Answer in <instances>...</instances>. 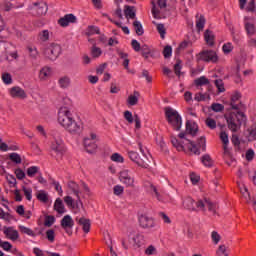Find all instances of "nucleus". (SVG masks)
<instances>
[{"mask_svg": "<svg viewBox=\"0 0 256 256\" xmlns=\"http://www.w3.org/2000/svg\"><path fill=\"white\" fill-rule=\"evenodd\" d=\"M58 123L71 135H79L83 131V124L75 120L73 112L66 106L58 111Z\"/></svg>", "mask_w": 256, "mask_h": 256, "instance_id": "obj_1", "label": "nucleus"}, {"mask_svg": "<svg viewBox=\"0 0 256 256\" xmlns=\"http://www.w3.org/2000/svg\"><path fill=\"white\" fill-rule=\"evenodd\" d=\"M184 209L188 211H210L211 213H216L217 205L213 204L211 201L205 200H198L195 202L193 198L186 196L182 199Z\"/></svg>", "mask_w": 256, "mask_h": 256, "instance_id": "obj_2", "label": "nucleus"}, {"mask_svg": "<svg viewBox=\"0 0 256 256\" xmlns=\"http://www.w3.org/2000/svg\"><path fill=\"white\" fill-rule=\"evenodd\" d=\"M225 119L227 122L228 129H230L232 133H237V131L241 129V123H243V121H246L247 117L243 112H232L226 115Z\"/></svg>", "mask_w": 256, "mask_h": 256, "instance_id": "obj_3", "label": "nucleus"}, {"mask_svg": "<svg viewBox=\"0 0 256 256\" xmlns=\"http://www.w3.org/2000/svg\"><path fill=\"white\" fill-rule=\"evenodd\" d=\"M165 117L169 125H171V127H173L175 131H179V129H181V126L183 125V119L181 118V115H179V112H177V110L171 107H166Z\"/></svg>", "mask_w": 256, "mask_h": 256, "instance_id": "obj_4", "label": "nucleus"}, {"mask_svg": "<svg viewBox=\"0 0 256 256\" xmlns=\"http://www.w3.org/2000/svg\"><path fill=\"white\" fill-rule=\"evenodd\" d=\"M145 243V237L143 234L131 232L128 236V240H122V247L124 249H129V247H141Z\"/></svg>", "mask_w": 256, "mask_h": 256, "instance_id": "obj_5", "label": "nucleus"}, {"mask_svg": "<svg viewBox=\"0 0 256 256\" xmlns=\"http://www.w3.org/2000/svg\"><path fill=\"white\" fill-rule=\"evenodd\" d=\"M138 148L140 150V153H142L143 157H145L146 160L139 157V154L135 151L128 152L129 159H131L133 163H136L138 167H142V169H149V163L147 162L149 161V159H147V156H145V150H143V145L141 143H138Z\"/></svg>", "mask_w": 256, "mask_h": 256, "instance_id": "obj_6", "label": "nucleus"}, {"mask_svg": "<svg viewBox=\"0 0 256 256\" xmlns=\"http://www.w3.org/2000/svg\"><path fill=\"white\" fill-rule=\"evenodd\" d=\"M43 54L50 61H56L61 55V45L50 43L43 48Z\"/></svg>", "mask_w": 256, "mask_h": 256, "instance_id": "obj_7", "label": "nucleus"}, {"mask_svg": "<svg viewBox=\"0 0 256 256\" xmlns=\"http://www.w3.org/2000/svg\"><path fill=\"white\" fill-rule=\"evenodd\" d=\"M51 155L52 157H55V159L57 161H59V159L63 158V155L65 153V146L63 145V140L61 139H55L52 143H51Z\"/></svg>", "mask_w": 256, "mask_h": 256, "instance_id": "obj_8", "label": "nucleus"}, {"mask_svg": "<svg viewBox=\"0 0 256 256\" xmlns=\"http://www.w3.org/2000/svg\"><path fill=\"white\" fill-rule=\"evenodd\" d=\"M187 142L188 149L191 151V153H194V155H201V151L199 149H202V151H205L206 149V141L205 137L203 136L198 139L197 144L190 140H187Z\"/></svg>", "mask_w": 256, "mask_h": 256, "instance_id": "obj_9", "label": "nucleus"}, {"mask_svg": "<svg viewBox=\"0 0 256 256\" xmlns=\"http://www.w3.org/2000/svg\"><path fill=\"white\" fill-rule=\"evenodd\" d=\"M84 149L87 153L97 151V134L91 133L90 136L84 138Z\"/></svg>", "mask_w": 256, "mask_h": 256, "instance_id": "obj_10", "label": "nucleus"}, {"mask_svg": "<svg viewBox=\"0 0 256 256\" xmlns=\"http://www.w3.org/2000/svg\"><path fill=\"white\" fill-rule=\"evenodd\" d=\"M200 59L205 61L206 63H217L219 61V57L217 56V52L213 50H204L200 53Z\"/></svg>", "mask_w": 256, "mask_h": 256, "instance_id": "obj_11", "label": "nucleus"}, {"mask_svg": "<svg viewBox=\"0 0 256 256\" xmlns=\"http://www.w3.org/2000/svg\"><path fill=\"white\" fill-rule=\"evenodd\" d=\"M119 179L126 187H133L135 183V178L131 175V171L129 170H122Z\"/></svg>", "mask_w": 256, "mask_h": 256, "instance_id": "obj_12", "label": "nucleus"}, {"mask_svg": "<svg viewBox=\"0 0 256 256\" xmlns=\"http://www.w3.org/2000/svg\"><path fill=\"white\" fill-rule=\"evenodd\" d=\"M139 224L143 227V229H151V227H155V222L153 218L142 214L139 216Z\"/></svg>", "mask_w": 256, "mask_h": 256, "instance_id": "obj_13", "label": "nucleus"}, {"mask_svg": "<svg viewBox=\"0 0 256 256\" xmlns=\"http://www.w3.org/2000/svg\"><path fill=\"white\" fill-rule=\"evenodd\" d=\"M73 225H75V222L73 221V218L71 215H65L61 220V227L62 229H65L66 233L70 234V229H73Z\"/></svg>", "mask_w": 256, "mask_h": 256, "instance_id": "obj_14", "label": "nucleus"}, {"mask_svg": "<svg viewBox=\"0 0 256 256\" xmlns=\"http://www.w3.org/2000/svg\"><path fill=\"white\" fill-rule=\"evenodd\" d=\"M230 105L232 109H236L237 111L243 109V103H241V94L239 92L234 93L231 96Z\"/></svg>", "mask_w": 256, "mask_h": 256, "instance_id": "obj_15", "label": "nucleus"}, {"mask_svg": "<svg viewBox=\"0 0 256 256\" xmlns=\"http://www.w3.org/2000/svg\"><path fill=\"white\" fill-rule=\"evenodd\" d=\"M60 27H68L69 23H77V17L73 14H66L58 20Z\"/></svg>", "mask_w": 256, "mask_h": 256, "instance_id": "obj_16", "label": "nucleus"}, {"mask_svg": "<svg viewBox=\"0 0 256 256\" xmlns=\"http://www.w3.org/2000/svg\"><path fill=\"white\" fill-rule=\"evenodd\" d=\"M3 233L10 241H17V239H19V231L13 227H5Z\"/></svg>", "mask_w": 256, "mask_h": 256, "instance_id": "obj_17", "label": "nucleus"}, {"mask_svg": "<svg viewBox=\"0 0 256 256\" xmlns=\"http://www.w3.org/2000/svg\"><path fill=\"white\" fill-rule=\"evenodd\" d=\"M11 97H17L19 99H25L27 97V93L19 86H14L10 89Z\"/></svg>", "mask_w": 256, "mask_h": 256, "instance_id": "obj_18", "label": "nucleus"}, {"mask_svg": "<svg viewBox=\"0 0 256 256\" xmlns=\"http://www.w3.org/2000/svg\"><path fill=\"white\" fill-rule=\"evenodd\" d=\"M34 11L37 12V15H45L47 13V3L45 2H36L33 7Z\"/></svg>", "mask_w": 256, "mask_h": 256, "instance_id": "obj_19", "label": "nucleus"}, {"mask_svg": "<svg viewBox=\"0 0 256 256\" xmlns=\"http://www.w3.org/2000/svg\"><path fill=\"white\" fill-rule=\"evenodd\" d=\"M58 85L60 89H69L71 87V78L69 76H61L58 79Z\"/></svg>", "mask_w": 256, "mask_h": 256, "instance_id": "obj_20", "label": "nucleus"}, {"mask_svg": "<svg viewBox=\"0 0 256 256\" xmlns=\"http://www.w3.org/2000/svg\"><path fill=\"white\" fill-rule=\"evenodd\" d=\"M54 211L58 212L59 215H63V213H67V210L65 209V205L63 204V200H61V198H58L55 200Z\"/></svg>", "mask_w": 256, "mask_h": 256, "instance_id": "obj_21", "label": "nucleus"}, {"mask_svg": "<svg viewBox=\"0 0 256 256\" xmlns=\"http://www.w3.org/2000/svg\"><path fill=\"white\" fill-rule=\"evenodd\" d=\"M197 123L195 122H186V133H188V135H192V137H195V135H197Z\"/></svg>", "mask_w": 256, "mask_h": 256, "instance_id": "obj_22", "label": "nucleus"}, {"mask_svg": "<svg viewBox=\"0 0 256 256\" xmlns=\"http://www.w3.org/2000/svg\"><path fill=\"white\" fill-rule=\"evenodd\" d=\"M51 73V67L45 66L39 72V79H41V81H47V79L51 77Z\"/></svg>", "mask_w": 256, "mask_h": 256, "instance_id": "obj_23", "label": "nucleus"}, {"mask_svg": "<svg viewBox=\"0 0 256 256\" xmlns=\"http://www.w3.org/2000/svg\"><path fill=\"white\" fill-rule=\"evenodd\" d=\"M124 15H125L126 19H135V16H136L135 7L125 5L124 6Z\"/></svg>", "mask_w": 256, "mask_h": 256, "instance_id": "obj_24", "label": "nucleus"}, {"mask_svg": "<svg viewBox=\"0 0 256 256\" xmlns=\"http://www.w3.org/2000/svg\"><path fill=\"white\" fill-rule=\"evenodd\" d=\"M68 188L74 193L77 199H80L79 195L81 194V191L79 190V185L77 183H75L74 181H69Z\"/></svg>", "mask_w": 256, "mask_h": 256, "instance_id": "obj_25", "label": "nucleus"}, {"mask_svg": "<svg viewBox=\"0 0 256 256\" xmlns=\"http://www.w3.org/2000/svg\"><path fill=\"white\" fill-rule=\"evenodd\" d=\"M78 223H79V225H82L83 231L85 233H89V231L91 229V221L89 219L82 217L78 220Z\"/></svg>", "mask_w": 256, "mask_h": 256, "instance_id": "obj_26", "label": "nucleus"}, {"mask_svg": "<svg viewBox=\"0 0 256 256\" xmlns=\"http://www.w3.org/2000/svg\"><path fill=\"white\" fill-rule=\"evenodd\" d=\"M145 187H148V191H150V193H152V195H154L158 201H162L161 194H159L157 187L151 183L146 184Z\"/></svg>", "mask_w": 256, "mask_h": 256, "instance_id": "obj_27", "label": "nucleus"}, {"mask_svg": "<svg viewBox=\"0 0 256 256\" xmlns=\"http://www.w3.org/2000/svg\"><path fill=\"white\" fill-rule=\"evenodd\" d=\"M139 95L138 91H134V93L128 97V105H131L132 107L137 105V103H139Z\"/></svg>", "mask_w": 256, "mask_h": 256, "instance_id": "obj_28", "label": "nucleus"}, {"mask_svg": "<svg viewBox=\"0 0 256 256\" xmlns=\"http://www.w3.org/2000/svg\"><path fill=\"white\" fill-rule=\"evenodd\" d=\"M245 30H246V33L248 35V37H255V25H253V23L251 22H246L245 23Z\"/></svg>", "mask_w": 256, "mask_h": 256, "instance_id": "obj_29", "label": "nucleus"}, {"mask_svg": "<svg viewBox=\"0 0 256 256\" xmlns=\"http://www.w3.org/2000/svg\"><path fill=\"white\" fill-rule=\"evenodd\" d=\"M204 38H205L207 45L212 46L214 44L213 40L215 39V36L213 35V32L211 30L205 31Z\"/></svg>", "mask_w": 256, "mask_h": 256, "instance_id": "obj_30", "label": "nucleus"}, {"mask_svg": "<svg viewBox=\"0 0 256 256\" xmlns=\"http://www.w3.org/2000/svg\"><path fill=\"white\" fill-rule=\"evenodd\" d=\"M36 197L38 201H41L42 203H47V201H49V194L43 190L38 191Z\"/></svg>", "mask_w": 256, "mask_h": 256, "instance_id": "obj_31", "label": "nucleus"}, {"mask_svg": "<svg viewBox=\"0 0 256 256\" xmlns=\"http://www.w3.org/2000/svg\"><path fill=\"white\" fill-rule=\"evenodd\" d=\"M205 27V17L204 16H196V29H198V31H203Z\"/></svg>", "mask_w": 256, "mask_h": 256, "instance_id": "obj_32", "label": "nucleus"}, {"mask_svg": "<svg viewBox=\"0 0 256 256\" xmlns=\"http://www.w3.org/2000/svg\"><path fill=\"white\" fill-rule=\"evenodd\" d=\"M201 162L204 167H213V159H211L209 154L202 156Z\"/></svg>", "mask_w": 256, "mask_h": 256, "instance_id": "obj_33", "label": "nucleus"}, {"mask_svg": "<svg viewBox=\"0 0 256 256\" xmlns=\"http://www.w3.org/2000/svg\"><path fill=\"white\" fill-rule=\"evenodd\" d=\"M118 55L120 59H124L123 67L126 69V71H129V55L125 52H119Z\"/></svg>", "mask_w": 256, "mask_h": 256, "instance_id": "obj_34", "label": "nucleus"}, {"mask_svg": "<svg viewBox=\"0 0 256 256\" xmlns=\"http://www.w3.org/2000/svg\"><path fill=\"white\" fill-rule=\"evenodd\" d=\"M216 256H229V251H227V246L224 244H221L218 246V249L216 250Z\"/></svg>", "mask_w": 256, "mask_h": 256, "instance_id": "obj_35", "label": "nucleus"}, {"mask_svg": "<svg viewBox=\"0 0 256 256\" xmlns=\"http://www.w3.org/2000/svg\"><path fill=\"white\" fill-rule=\"evenodd\" d=\"M171 143L174 147H176L177 151H184L185 146L182 141H179L177 138H172Z\"/></svg>", "mask_w": 256, "mask_h": 256, "instance_id": "obj_36", "label": "nucleus"}, {"mask_svg": "<svg viewBox=\"0 0 256 256\" xmlns=\"http://www.w3.org/2000/svg\"><path fill=\"white\" fill-rule=\"evenodd\" d=\"M99 33L100 30L97 26H88L86 30V35H88V37H91V35H99Z\"/></svg>", "mask_w": 256, "mask_h": 256, "instance_id": "obj_37", "label": "nucleus"}, {"mask_svg": "<svg viewBox=\"0 0 256 256\" xmlns=\"http://www.w3.org/2000/svg\"><path fill=\"white\" fill-rule=\"evenodd\" d=\"M194 83L197 87H202V85H209V79L205 76H201L200 78H197Z\"/></svg>", "mask_w": 256, "mask_h": 256, "instance_id": "obj_38", "label": "nucleus"}, {"mask_svg": "<svg viewBox=\"0 0 256 256\" xmlns=\"http://www.w3.org/2000/svg\"><path fill=\"white\" fill-rule=\"evenodd\" d=\"M133 27H134L137 35H139V36L143 35L144 31H143V25H141V22H139L137 20L134 21Z\"/></svg>", "mask_w": 256, "mask_h": 256, "instance_id": "obj_39", "label": "nucleus"}, {"mask_svg": "<svg viewBox=\"0 0 256 256\" xmlns=\"http://www.w3.org/2000/svg\"><path fill=\"white\" fill-rule=\"evenodd\" d=\"M220 139L224 145V149H227V145H229V134L225 131H222L220 133Z\"/></svg>", "mask_w": 256, "mask_h": 256, "instance_id": "obj_40", "label": "nucleus"}, {"mask_svg": "<svg viewBox=\"0 0 256 256\" xmlns=\"http://www.w3.org/2000/svg\"><path fill=\"white\" fill-rule=\"evenodd\" d=\"M9 159L13 162V163H16V165H20L21 163V155H19L18 153H11L9 155Z\"/></svg>", "mask_w": 256, "mask_h": 256, "instance_id": "obj_41", "label": "nucleus"}, {"mask_svg": "<svg viewBox=\"0 0 256 256\" xmlns=\"http://www.w3.org/2000/svg\"><path fill=\"white\" fill-rule=\"evenodd\" d=\"M2 81L5 85H11V83H13V78L11 77V74L5 72L2 74Z\"/></svg>", "mask_w": 256, "mask_h": 256, "instance_id": "obj_42", "label": "nucleus"}, {"mask_svg": "<svg viewBox=\"0 0 256 256\" xmlns=\"http://www.w3.org/2000/svg\"><path fill=\"white\" fill-rule=\"evenodd\" d=\"M19 230L24 233L25 235H28L29 237H35V232L31 230V228L25 227V226H19Z\"/></svg>", "mask_w": 256, "mask_h": 256, "instance_id": "obj_43", "label": "nucleus"}, {"mask_svg": "<svg viewBox=\"0 0 256 256\" xmlns=\"http://www.w3.org/2000/svg\"><path fill=\"white\" fill-rule=\"evenodd\" d=\"M39 173V167L37 166H31L27 169V175L28 177H35Z\"/></svg>", "mask_w": 256, "mask_h": 256, "instance_id": "obj_44", "label": "nucleus"}, {"mask_svg": "<svg viewBox=\"0 0 256 256\" xmlns=\"http://www.w3.org/2000/svg\"><path fill=\"white\" fill-rule=\"evenodd\" d=\"M103 52L101 51V48L97 47V46H93L91 49V55L94 59H97V57H101V54Z\"/></svg>", "mask_w": 256, "mask_h": 256, "instance_id": "obj_45", "label": "nucleus"}, {"mask_svg": "<svg viewBox=\"0 0 256 256\" xmlns=\"http://www.w3.org/2000/svg\"><path fill=\"white\" fill-rule=\"evenodd\" d=\"M222 51L225 55H229L231 51H233V44L231 42H227L222 46Z\"/></svg>", "mask_w": 256, "mask_h": 256, "instance_id": "obj_46", "label": "nucleus"}, {"mask_svg": "<svg viewBox=\"0 0 256 256\" xmlns=\"http://www.w3.org/2000/svg\"><path fill=\"white\" fill-rule=\"evenodd\" d=\"M211 109L215 113H221V111H223L225 109V106H223V104H220V103H213L211 105Z\"/></svg>", "mask_w": 256, "mask_h": 256, "instance_id": "obj_47", "label": "nucleus"}, {"mask_svg": "<svg viewBox=\"0 0 256 256\" xmlns=\"http://www.w3.org/2000/svg\"><path fill=\"white\" fill-rule=\"evenodd\" d=\"M211 239L214 245H218L219 241H221V235L217 231H212L211 233Z\"/></svg>", "mask_w": 256, "mask_h": 256, "instance_id": "obj_48", "label": "nucleus"}, {"mask_svg": "<svg viewBox=\"0 0 256 256\" xmlns=\"http://www.w3.org/2000/svg\"><path fill=\"white\" fill-rule=\"evenodd\" d=\"M55 223V216L48 215L45 217V227H51Z\"/></svg>", "mask_w": 256, "mask_h": 256, "instance_id": "obj_49", "label": "nucleus"}, {"mask_svg": "<svg viewBox=\"0 0 256 256\" xmlns=\"http://www.w3.org/2000/svg\"><path fill=\"white\" fill-rule=\"evenodd\" d=\"M214 84H215V86L217 87L219 93H224V91H225V86H224V84H223V80L217 79V80L214 81Z\"/></svg>", "mask_w": 256, "mask_h": 256, "instance_id": "obj_50", "label": "nucleus"}, {"mask_svg": "<svg viewBox=\"0 0 256 256\" xmlns=\"http://www.w3.org/2000/svg\"><path fill=\"white\" fill-rule=\"evenodd\" d=\"M0 247H2L4 251H11V249H13V245H11V243H9L8 241H3L1 239H0Z\"/></svg>", "mask_w": 256, "mask_h": 256, "instance_id": "obj_51", "label": "nucleus"}, {"mask_svg": "<svg viewBox=\"0 0 256 256\" xmlns=\"http://www.w3.org/2000/svg\"><path fill=\"white\" fill-rule=\"evenodd\" d=\"M156 29H157L161 39H165V33H167L166 30H165V25L157 24Z\"/></svg>", "mask_w": 256, "mask_h": 256, "instance_id": "obj_52", "label": "nucleus"}, {"mask_svg": "<svg viewBox=\"0 0 256 256\" xmlns=\"http://www.w3.org/2000/svg\"><path fill=\"white\" fill-rule=\"evenodd\" d=\"M205 123L209 127V129H216L217 128V122L213 118H207L205 120Z\"/></svg>", "mask_w": 256, "mask_h": 256, "instance_id": "obj_53", "label": "nucleus"}, {"mask_svg": "<svg viewBox=\"0 0 256 256\" xmlns=\"http://www.w3.org/2000/svg\"><path fill=\"white\" fill-rule=\"evenodd\" d=\"M28 51L32 59H37V55H39V52L37 51L36 47L28 46Z\"/></svg>", "mask_w": 256, "mask_h": 256, "instance_id": "obj_54", "label": "nucleus"}, {"mask_svg": "<svg viewBox=\"0 0 256 256\" xmlns=\"http://www.w3.org/2000/svg\"><path fill=\"white\" fill-rule=\"evenodd\" d=\"M46 238L50 243H53L55 241V230L49 229L46 231Z\"/></svg>", "mask_w": 256, "mask_h": 256, "instance_id": "obj_55", "label": "nucleus"}, {"mask_svg": "<svg viewBox=\"0 0 256 256\" xmlns=\"http://www.w3.org/2000/svg\"><path fill=\"white\" fill-rule=\"evenodd\" d=\"M142 55L147 59L151 55V49L147 45H143L141 48Z\"/></svg>", "mask_w": 256, "mask_h": 256, "instance_id": "obj_56", "label": "nucleus"}, {"mask_svg": "<svg viewBox=\"0 0 256 256\" xmlns=\"http://www.w3.org/2000/svg\"><path fill=\"white\" fill-rule=\"evenodd\" d=\"M111 161H114L115 163H123L124 159L123 156L119 153H114L111 156Z\"/></svg>", "mask_w": 256, "mask_h": 256, "instance_id": "obj_57", "label": "nucleus"}, {"mask_svg": "<svg viewBox=\"0 0 256 256\" xmlns=\"http://www.w3.org/2000/svg\"><path fill=\"white\" fill-rule=\"evenodd\" d=\"M124 119H126L128 123H133V121L135 120V116H133V113H131V111L127 110L124 112Z\"/></svg>", "mask_w": 256, "mask_h": 256, "instance_id": "obj_58", "label": "nucleus"}, {"mask_svg": "<svg viewBox=\"0 0 256 256\" xmlns=\"http://www.w3.org/2000/svg\"><path fill=\"white\" fill-rule=\"evenodd\" d=\"M163 55L165 59H169V57L173 55V48H171V46H166L163 50Z\"/></svg>", "mask_w": 256, "mask_h": 256, "instance_id": "obj_59", "label": "nucleus"}, {"mask_svg": "<svg viewBox=\"0 0 256 256\" xmlns=\"http://www.w3.org/2000/svg\"><path fill=\"white\" fill-rule=\"evenodd\" d=\"M145 255H157V248L153 245L148 246L145 250Z\"/></svg>", "mask_w": 256, "mask_h": 256, "instance_id": "obj_60", "label": "nucleus"}, {"mask_svg": "<svg viewBox=\"0 0 256 256\" xmlns=\"http://www.w3.org/2000/svg\"><path fill=\"white\" fill-rule=\"evenodd\" d=\"M39 39L41 41H49V30H43L40 32Z\"/></svg>", "mask_w": 256, "mask_h": 256, "instance_id": "obj_61", "label": "nucleus"}, {"mask_svg": "<svg viewBox=\"0 0 256 256\" xmlns=\"http://www.w3.org/2000/svg\"><path fill=\"white\" fill-rule=\"evenodd\" d=\"M113 191H114V195L119 196V195H122L123 191H125V188L121 185H116L114 186Z\"/></svg>", "mask_w": 256, "mask_h": 256, "instance_id": "obj_62", "label": "nucleus"}, {"mask_svg": "<svg viewBox=\"0 0 256 256\" xmlns=\"http://www.w3.org/2000/svg\"><path fill=\"white\" fill-rule=\"evenodd\" d=\"M15 175H16L17 179H19L20 181L25 179V172L22 171L20 168H17L15 170Z\"/></svg>", "mask_w": 256, "mask_h": 256, "instance_id": "obj_63", "label": "nucleus"}, {"mask_svg": "<svg viewBox=\"0 0 256 256\" xmlns=\"http://www.w3.org/2000/svg\"><path fill=\"white\" fill-rule=\"evenodd\" d=\"M246 11L250 13H255V0H250L248 6L246 7Z\"/></svg>", "mask_w": 256, "mask_h": 256, "instance_id": "obj_64", "label": "nucleus"}]
</instances>
